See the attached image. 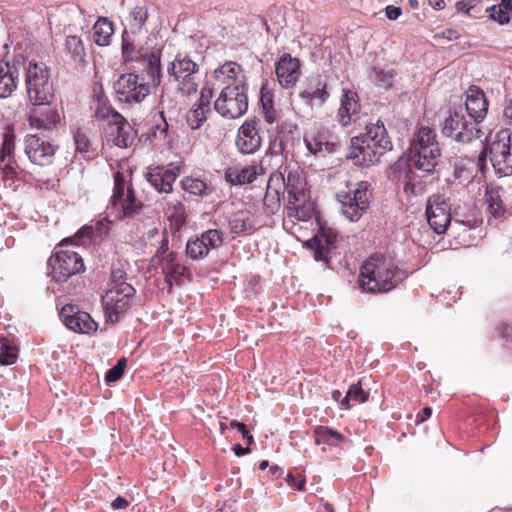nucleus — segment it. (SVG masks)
Here are the masks:
<instances>
[{
    "label": "nucleus",
    "mask_w": 512,
    "mask_h": 512,
    "mask_svg": "<svg viewBox=\"0 0 512 512\" xmlns=\"http://www.w3.org/2000/svg\"><path fill=\"white\" fill-rule=\"evenodd\" d=\"M392 149V142L381 121L366 125L365 132L352 137L347 159L354 165L368 167L379 162L380 158Z\"/></svg>",
    "instance_id": "1"
},
{
    "label": "nucleus",
    "mask_w": 512,
    "mask_h": 512,
    "mask_svg": "<svg viewBox=\"0 0 512 512\" xmlns=\"http://www.w3.org/2000/svg\"><path fill=\"white\" fill-rule=\"evenodd\" d=\"M397 268L390 257L383 254L371 255L361 266L358 288L366 293H385L396 287Z\"/></svg>",
    "instance_id": "2"
},
{
    "label": "nucleus",
    "mask_w": 512,
    "mask_h": 512,
    "mask_svg": "<svg viewBox=\"0 0 512 512\" xmlns=\"http://www.w3.org/2000/svg\"><path fill=\"white\" fill-rule=\"evenodd\" d=\"M136 290L127 282V273L121 268L111 271L109 288L102 296V304L108 322L116 323L132 305Z\"/></svg>",
    "instance_id": "3"
},
{
    "label": "nucleus",
    "mask_w": 512,
    "mask_h": 512,
    "mask_svg": "<svg viewBox=\"0 0 512 512\" xmlns=\"http://www.w3.org/2000/svg\"><path fill=\"white\" fill-rule=\"evenodd\" d=\"M450 204L441 195L429 197L426 204V216L430 227L437 233L443 234L451 225V229L457 233L476 228L480 221L473 217L467 220L455 219L452 222Z\"/></svg>",
    "instance_id": "4"
},
{
    "label": "nucleus",
    "mask_w": 512,
    "mask_h": 512,
    "mask_svg": "<svg viewBox=\"0 0 512 512\" xmlns=\"http://www.w3.org/2000/svg\"><path fill=\"white\" fill-rule=\"evenodd\" d=\"M489 152L490 162L499 177L512 175V132L501 130L496 133L488 148H483L478 156V166L482 169Z\"/></svg>",
    "instance_id": "5"
},
{
    "label": "nucleus",
    "mask_w": 512,
    "mask_h": 512,
    "mask_svg": "<svg viewBox=\"0 0 512 512\" xmlns=\"http://www.w3.org/2000/svg\"><path fill=\"white\" fill-rule=\"evenodd\" d=\"M283 180H280V188L283 187V193H286V208L288 217H293L300 221H306L310 218L309 211L305 208V180L298 172L285 168L284 172L279 173Z\"/></svg>",
    "instance_id": "6"
},
{
    "label": "nucleus",
    "mask_w": 512,
    "mask_h": 512,
    "mask_svg": "<svg viewBox=\"0 0 512 512\" xmlns=\"http://www.w3.org/2000/svg\"><path fill=\"white\" fill-rule=\"evenodd\" d=\"M25 86L31 104H42L53 97L50 71L43 62H28L25 68Z\"/></svg>",
    "instance_id": "7"
},
{
    "label": "nucleus",
    "mask_w": 512,
    "mask_h": 512,
    "mask_svg": "<svg viewBox=\"0 0 512 512\" xmlns=\"http://www.w3.org/2000/svg\"><path fill=\"white\" fill-rule=\"evenodd\" d=\"M348 188L347 191H339L337 198L345 218L351 222H357L369 208L372 198L371 185L367 181H361Z\"/></svg>",
    "instance_id": "8"
},
{
    "label": "nucleus",
    "mask_w": 512,
    "mask_h": 512,
    "mask_svg": "<svg viewBox=\"0 0 512 512\" xmlns=\"http://www.w3.org/2000/svg\"><path fill=\"white\" fill-rule=\"evenodd\" d=\"M169 82L184 96L197 91L199 66L188 55L178 54L167 67Z\"/></svg>",
    "instance_id": "9"
},
{
    "label": "nucleus",
    "mask_w": 512,
    "mask_h": 512,
    "mask_svg": "<svg viewBox=\"0 0 512 512\" xmlns=\"http://www.w3.org/2000/svg\"><path fill=\"white\" fill-rule=\"evenodd\" d=\"M442 134L450 137L459 143H470L479 140L480 146L484 144V132L476 127V123L468 121L462 110H453L445 118L442 127Z\"/></svg>",
    "instance_id": "10"
},
{
    "label": "nucleus",
    "mask_w": 512,
    "mask_h": 512,
    "mask_svg": "<svg viewBox=\"0 0 512 512\" xmlns=\"http://www.w3.org/2000/svg\"><path fill=\"white\" fill-rule=\"evenodd\" d=\"M68 241L69 239H66L61 242L59 250L48 260L53 278L57 281H66L72 275L84 270V263L79 253L66 248Z\"/></svg>",
    "instance_id": "11"
},
{
    "label": "nucleus",
    "mask_w": 512,
    "mask_h": 512,
    "mask_svg": "<svg viewBox=\"0 0 512 512\" xmlns=\"http://www.w3.org/2000/svg\"><path fill=\"white\" fill-rule=\"evenodd\" d=\"M113 207H118L119 211L117 217L119 219L132 218L139 215L144 205L138 201L133 190L128 187L125 189V180L119 172L114 177V189L111 197Z\"/></svg>",
    "instance_id": "12"
},
{
    "label": "nucleus",
    "mask_w": 512,
    "mask_h": 512,
    "mask_svg": "<svg viewBox=\"0 0 512 512\" xmlns=\"http://www.w3.org/2000/svg\"><path fill=\"white\" fill-rule=\"evenodd\" d=\"M248 89L220 90L214 102V109L222 117L237 119L243 116L248 109Z\"/></svg>",
    "instance_id": "13"
},
{
    "label": "nucleus",
    "mask_w": 512,
    "mask_h": 512,
    "mask_svg": "<svg viewBox=\"0 0 512 512\" xmlns=\"http://www.w3.org/2000/svg\"><path fill=\"white\" fill-rule=\"evenodd\" d=\"M147 19L148 9L145 6H135L130 10L125 19V28L122 34L123 53L133 50L135 42L146 37L148 34Z\"/></svg>",
    "instance_id": "14"
},
{
    "label": "nucleus",
    "mask_w": 512,
    "mask_h": 512,
    "mask_svg": "<svg viewBox=\"0 0 512 512\" xmlns=\"http://www.w3.org/2000/svg\"><path fill=\"white\" fill-rule=\"evenodd\" d=\"M213 88L215 90L248 89L247 78L241 65L227 61L213 72Z\"/></svg>",
    "instance_id": "15"
},
{
    "label": "nucleus",
    "mask_w": 512,
    "mask_h": 512,
    "mask_svg": "<svg viewBox=\"0 0 512 512\" xmlns=\"http://www.w3.org/2000/svg\"><path fill=\"white\" fill-rule=\"evenodd\" d=\"M113 89L117 99L123 103H140L150 93L148 83L139 82L138 75L122 74L114 82Z\"/></svg>",
    "instance_id": "16"
},
{
    "label": "nucleus",
    "mask_w": 512,
    "mask_h": 512,
    "mask_svg": "<svg viewBox=\"0 0 512 512\" xmlns=\"http://www.w3.org/2000/svg\"><path fill=\"white\" fill-rule=\"evenodd\" d=\"M338 233L333 228L321 226L307 245L313 250L316 261L329 262L331 252L336 249Z\"/></svg>",
    "instance_id": "17"
},
{
    "label": "nucleus",
    "mask_w": 512,
    "mask_h": 512,
    "mask_svg": "<svg viewBox=\"0 0 512 512\" xmlns=\"http://www.w3.org/2000/svg\"><path fill=\"white\" fill-rule=\"evenodd\" d=\"M338 233L333 228L321 226L307 245L313 250L316 261L329 262L331 252L336 249Z\"/></svg>",
    "instance_id": "18"
},
{
    "label": "nucleus",
    "mask_w": 512,
    "mask_h": 512,
    "mask_svg": "<svg viewBox=\"0 0 512 512\" xmlns=\"http://www.w3.org/2000/svg\"><path fill=\"white\" fill-rule=\"evenodd\" d=\"M24 150L29 160L40 166L53 162L55 146L36 135H27L24 141Z\"/></svg>",
    "instance_id": "19"
},
{
    "label": "nucleus",
    "mask_w": 512,
    "mask_h": 512,
    "mask_svg": "<svg viewBox=\"0 0 512 512\" xmlns=\"http://www.w3.org/2000/svg\"><path fill=\"white\" fill-rule=\"evenodd\" d=\"M222 243L223 234L219 230L209 229L200 237L187 242L186 253L193 260L202 259L211 249L220 247Z\"/></svg>",
    "instance_id": "20"
},
{
    "label": "nucleus",
    "mask_w": 512,
    "mask_h": 512,
    "mask_svg": "<svg viewBox=\"0 0 512 512\" xmlns=\"http://www.w3.org/2000/svg\"><path fill=\"white\" fill-rule=\"evenodd\" d=\"M60 317L65 326L76 333H91L98 328L97 323L87 312L80 311L74 305L64 306L60 311Z\"/></svg>",
    "instance_id": "21"
},
{
    "label": "nucleus",
    "mask_w": 512,
    "mask_h": 512,
    "mask_svg": "<svg viewBox=\"0 0 512 512\" xmlns=\"http://www.w3.org/2000/svg\"><path fill=\"white\" fill-rule=\"evenodd\" d=\"M34 107L29 112V124L38 130H52L60 122V115L56 108L50 105V101L42 104H32Z\"/></svg>",
    "instance_id": "22"
},
{
    "label": "nucleus",
    "mask_w": 512,
    "mask_h": 512,
    "mask_svg": "<svg viewBox=\"0 0 512 512\" xmlns=\"http://www.w3.org/2000/svg\"><path fill=\"white\" fill-rule=\"evenodd\" d=\"M441 156L439 146L410 147L409 160L418 169L431 174L437 166Z\"/></svg>",
    "instance_id": "23"
},
{
    "label": "nucleus",
    "mask_w": 512,
    "mask_h": 512,
    "mask_svg": "<svg viewBox=\"0 0 512 512\" xmlns=\"http://www.w3.org/2000/svg\"><path fill=\"white\" fill-rule=\"evenodd\" d=\"M212 97L213 91L210 87L201 89L199 100L186 114V120L191 129H199L208 119V115L211 113L210 101Z\"/></svg>",
    "instance_id": "24"
},
{
    "label": "nucleus",
    "mask_w": 512,
    "mask_h": 512,
    "mask_svg": "<svg viewBox=\"0 0 512 512\" xmlns=\"http://www.w3.org/2000/svg\"><path fill=\"white\" fill-rule=\"evenodd\" d=\"M236 145L242 154H253L261 146V137L258 134L255 120L245 121L238 130Z\"/></svg>",
    "instance_id": "25"
},
{
    "label": "nucleus",
    "mask_w": 512,
    "mask_h": 512,
    "mask_svg": "<svg viewBox=\"0 0 512 512\" xmlns=\"http://www.w3.org/2000/svg\"><path fill=\"white\" fill-rule=\"evenodd\" d=\"M275 72L283 88L292 87L301 75L300 62L297 58H292L290 54H285L277 62Z\"/></svg>",
    "instance_id": "26"
},
{
    "label": "nucleus",
    "mask_w": 512,
    "mask_h": 512,
    "mask_svg": "<svg viewBox=\"0 0 512 512\" xmlns=\"http://www.w3.org/2000/svg\"><path fill=\"white\" fill-rule=\"evenodd\" d=\"M466 111L474 119L476 125L481 122L488 110V102L484 92L477 86H470L466 93Z\"/></svg>",
    "instance_id": "27"
},
{
    "label": "nucleus",
    "mask_w": 512,
    "mask_h": 512,
    "mask_svg": "<svg viewBox=\"0 0 512 512\" xmlns=\"http://www.w3.org/2000/svg\"><path fill=\"white\" fill-rule=\"evenodd\" d=\"M359 110L360 104L357 93L349 89H343L337 114L339 123L346 127L356 121Z\"/></svg>",
    "instance_id": "28"
},
{
    "label": "nucleus",
    "mask_w": 512,
    "mask_h": 512,
    "mask_svg": "<svg viewBox=\"0 0 512 512\" xmlns=\"http://www.w3.org/2000/svg\"><path fill=\"white\" fill-rule=\"evenodd\" d=\"M105 137L107 142H111L119 148H127L134 140L132 127L123 116L122 121L107 124Z\"/></svg>",
    "instance_id": "29"
},
{
    "label": "nucleus",
    "mask_w": 512,
    "mask_h": 512,
    "mask_svg": "<svg viewBox=\"0 0 512 512\" xmlns=\"http://www.w3.org/2000/svg\"><path fill=\"white\" fill-rule=\"evenodd\" d=\"M162 271L165 275V282L168 285V291L171 292L173 283H179L180 277L190 278L191 274L188 269L175 260V254L173 252H166L162 256L161 263Z\"/></svg>",
    "instance_id": "30"
},
{
    "label": "nucleus",
    "mask_w": 512,
    "mask_h": 512,
    "mask_svg": "<svg viewBox=\"0 0 512 512\" xmlns=\"http://www.w3.org/2000/svg\"><path fill=\"white\" fill-rule=\"evenodd\" d=\"M280 174H272L269 178L266 194L263 199V209L267 215H274L280 209Z\"/></svg>",
    "instance_id": "31"
},
{
    "label": "nucleus",
    "mask_w": 512,
    "mask_h": 512,
    "mask_svg": "<svg viewBox=\"0 0 512 512\" xmlns=\"http://www.w3.org/2000/svg\"><path fill=\"white\" fill-rule=\"evenodd\" d=\"M177 178V173L173 169H164L160 167L153 168L146 173L147 181L158 192H171L172 185Z\"/></svg>",
    "instance_id": "32"
},
{
    "label": "nucleus",
    "mask_w": 512,
    "mask_h": 512,
    "mask_svg": "<svg viewBox=\"0 0 512 512\" xmlns=\"http://www.w3.org/2000/svg\"><path fill=\"white\" fill-rule=\"evenodd\" d=\"M507 194L512 196V186L508 191L498 186H488L486 189V202L491 214L495 217L505 212Z\"/></svg>",
    "instance_id": "33"
},
{
    "label": "nucleus",
    "mask_w": 512,
    "mask_h": 512,
    "mask_svg": "<svg viewBox=\"0 0 512 512\" xmlns=\"http://www.w3.org/2000/svg\"><path fill=\"white\" fill-rule=\"evenodd\" d=\"M304 143L310 154L321 158L334 150V143L327 140L322 133H308L304 136Z\"/></svg>",
    "instance_id": "34"
},
{
    "label": "nucleus",
    "mask_w": 512,
    "mask_h": 512,
    "mask_svg": "<svg viewBox=\"0 0 512 512\" xmlns=\"http://www.w3.org/2000/svg\"><path fill=\"white\" fill-rule=\"evenodd\" d=\"M228 228L234 234H250L256 225L249 211H238L228 217Z\"/></svg>",
    "instance_id": "35"
},
{
    "label": "nucleus",
    "mask_w": 512,
    "mask_h": 512,
    "mask_svg": "<svg viewBox=\"0 0 512 512\" xmlns=\"http://www.w3.org/2000/svg\"><path fill=\"white\" fill-rule=\"evenodd\" d=\"M260 108L261 115L264 121L273 125L281 120L282 112L274 107L273 94L269 91L266 86H263L260 90Z\"/></svg>",
    "instance_id": "36"
},
{
    "label": "nucleus",
    "mask_w": 512,
    "mask_h": 512,
    "mask_svg": "<svg viewBox=\"0 0 512 512\" xmlns=\"http://www.w3.org/2000/svg\"><path fill=\"white\" fill-rule=\"evenodd\" d=\"M143 57V70L146 72L151 83L158 86L161 82L160 51L146 52Z\"/></svg>",
    "instance_id": "37"
},
{
    "label": "nucleus",
    "mask_w": 512,
    "mask_h": 512,
    "mask_svg": "<svg viewBox=\"0 0 512 512\" xmlns=\"http://www.w3.org/2000/svg\"><path fill=\"white\" fill-rule=\"evenodd\" d=\"M326 83L318 82L316 86H309L300 93V97L310 105H323L329 98Z\"/></svg>",
    "instance_id": "38"
},
{
    "label": "nucleus",
    "mask_w": 512,
    "mask_h": 512,
    "mask_svg": "<svg viewBox=\"0 0 512 512\" xmlns=\"http://www.w3.org/2000/svg\"><path fill=\"white\" fill-rule=\"evenodd\" d=\"M94 41L98 46H107L110 44L114 33L112 23L106 18H99L93 26Z\"/></svg>",
    "instance_id": "39"
},
{
    "label": "nucleus",
    "mask_w": 512,
    "mask_h": 512,
    "mask_svg": "<svg viewBox=\"0 0 512 512\" xmlns=\"http://www.w3.org/2000/svg\"><path fill=\"white\" fill-rule=\"evenodd\" d=\"M103 93L100 90L99 93L96 94L97 107L95 109V117L98 120H106L107 124L117 123V121H122V115L108 107L102 101Z\"/></svg>",
    "instance_id": "40"
},
{
    "label": "nucleus",
    "mask_w": 512,
    "mask_h": 512,
    "mask_svg": "<svg viewBox=\"0 0 512 512\" xmlns=\"http://www.w3.org/2000/svg\"><path fill=\"white\" fill-rule=\"evenodd\" d=\"M436 133L429 127L422 126L414 134L410 147L439 146Z\"/></svg>",
    "instance_id": "41"
},
{
    "label": "nucleus",
    "mask_w": 512,
    "mask_h": 512,
    "mask_svg": "<svg viewBox=\"0 0 512 512\" xmlns=\"http://www.w3.org/2000/svg\"><path fill=\"white\" fill-rule=\"evenodd\" d=\"M66 50L71 55L75 63L83 64L85 62V48L82 40L76 35H69L65 42Z\"/></svg>",
    "instance_id": "42"
},
{
    "label": "nucleus",
    "mask_w": 512,
    "mask_h": 512,
    "mask_svg": "<svg viewBox=\"0 0 512 512\" xmlns=\"http://www.w3.org/2000/svg\"><path fill=\"white\" fill-rule=\"evenodd\" d=\"M315 443L336 445L338 442L344 440V436L339 432L332 430L328 427L319 426L315 429Z\"/></svg>",
    "instance_id": "43"
},
{
    "label": "nucleus",
    "mask_w": 512,
    "mask_h": 512,
    "mask_svg": "<svg viewBox=\"0 0 512 512\" xmlns=\"http://www.w3.org/2000/svg\"><path fill=\"white\" fill-rule=\"evenodd\" d=\"M181 186L184 191L195 196L203 197L211 192L208 185L198 178L185 177L181 181Z\"/></svg>",
    "instance_id": "44"
},
{
    "label": "nucleus",
    "mask_w": 512,
    "mask_h": 512,
    "mask_svg": "<svg viewBox=\"0 0 512 512\" xmlns=\"http://www.w3.org/2000/svg\"><path fill=\"white\" fill-rule=\"evenodd\" d=\"M16 87V78L9 68H0V97L6 98L10 96Z\"/></svg>",
    "instance_id": "45"
},
{
    "label": "nucleus",
    "mask_w": 512,
    "mask_h": 512,
    "mask_svg": "<svg viewBox=\"0 0 512 512\" xmlns=\"http://www.w3.org/2000/svg\"><path fill=\"white\" fill-rule=\"evenodd\" d=\"M369 393L364 391L360 384H353L350 386L349 390L346 393V396L342 400V404L346 406L347 409L350 408L349 402L354 401L356 403H363L367 401Z\"/></svg>",
    "instance_id": "46"
},
{
    "label": "nucleus",
    "mask_w": 512,
    "mask_h": 512,
    "mask_svg": "<svg viewBox=\"0 0 512 512\" xmlns=\"http://www.w3.org/2000/svg\"><path fill=\"white\" fill-rule=\"evenodd\" d=\"M15 149V137L13 133L7 132L3 135V142L0 149V162H5L7 159L12 158Z\"/></svg>",
    "instance_id": "47"
},
{
    "label": "nucleus",
    "mask_w": 512,
    "mask_h": 512,
    "mask_svg": "<svg viewBox=\"0 0 512 512\" xmlns=\"http://www.w3.org/2000/svg\"><path fill=\"white\" fill-rule=\"evenodd\" d=\"M276 124L277 132L281 136V139L285 138L288 135H292L295 131L298 130L297 123H295L289 118L283 119V115L281 116V120Z\"/></svg>",
    "instance_id": "48"
},
{
    "label": "nucleus",
    "mask_w": 512,
    "mask_h": 512,
    "mask_svg": "<svg viewBox=\"0 0 512 512\" xmlns=\"http://www.w3.org/2000/svg\"><path fill=\"white\" fill-rule=\"evenodd\" d=\"M17 353L14 347L10 346L8 342H5L1 345L0 352V364L1 365H11L16 361Z\"/></svg>",
    "instance_id": "49"
},
{
    "label": "nucleus",
    "mask_w": 512,
    "mask_h": 512,
    "mask_svg": "<svg viewBox=\"0 0 512 512\" xmlns=\"http://www.w3.org/2000/svg\"><path fill=\"white\" fill-rule=\"evenodd\" d=\"M490 18L501 25L507 24L510 21L508 12L503 10L501 5H493L489 8Z\"/></svg>",
    "instance_id": "50"
},
{
    "label": "nucleus",
    "mask_w": 512,
    "mask_h": 512,
    "mask_svg": "<svg viewBox=\"0 0 512 512\" xmlns=\"http://www.w3.org/2000/svg\"><path fill=\"white\" fill-rule=\"evenodd\" d=\"M257 166H247L239 170L240 185L250 184L256 180L258 174Z\"/></svg>",
    "instance_id": "51"
},
{
    "label": "nucleus",
    "mask_w": 512,
    "mask_h": 512,
    "mask_svg": "<svg viewBox=\"0 0 512 512\" xmlns=\"http://www.w3.org/2000/svg\"><path fill=\"white\" fill-rule=\"evenodd\" d=\"M74 141L76 145V151L80 153H87L89 151L90 141L84 133L77 131L74 136Z\"/></svg>",
    "instance_id": "52"
},
{
    "label": "nucleus",
    "mask_w": 512,
    "mask_h": 512,
    "mask_svg": "<svg viewBox=\"0 0 512 512\" xmlns=\"http://www.w3.org/2000/svg\"><path fill=\"white\" fill-rule=\"evenodd\" d=\"M169 209L173 210L171 214L172 217L176 219L177 222L183 223L185 220V207L183 203L179 200H175L169 203Z\"/></svg>",
    "instance_id": "53"
},
{
    "label": "nucleus",
    "mask_w": 512,
    "mask_h": 512,
    "mask_svg": "<svg viewBox=\"0 0 512 512\" xmlns=\"http://www.w3.org/2000/svg\"><path fill=\"white\" fill-rule=\"evenodd\" d=\"M1 163V170L5 178H14L16 175L17 164L13 158L7 159L5 162Z\"/></svg>",
    "instance_id": "54"
},
{
    "label": "nucleus",
    "mask_w": 512,
    "mask_h": 512,
    "mask_svg": "<svg viewBox=\"0 0 512 512\" xmlns=\"http://www.w3.org/2000/svg\"><path fill=\"white\" fill-rule=\"evenodd\" d=\"M230 426L232 428H236L240 432V435L245 439L247 445L253 443V436L249 433L244 423L233 420L230 422Z\"/></svg>",
    "instance_id": "55"
},
{
    "label": "nucleus",
    "mask_w": 512,
    "mask_h": 512,
    "mask_svg": "<svg viewBox=\"0 0 512 512\" xmlns=\"http://www.w3.org/2000/svg\"><path fill=\"white\" fill-rule=\"evenodd\" d=\"M123 373H124L123 368L117 367L115 365L113 368H111L107 371V373L105 375V381L106 382H115L122 377Z\"/></svg>",
    "instance_id": "56"
},
{
    "label": "nucleus",
    "mask_w": 512,
    "mask_h": 512,
    "mask_svg": "<svg viewBox=\"0 0 512 512\" xmlns=\"http://www.w3.org/2000/svg\"><path fill=\"white\" fill-rule=\"evenodd\" d=\"M225 180L231 185H240L239 170L235 168H229L225 171Z\"/></svg>",
    "instance_id": "57"
},
{
    "label": "nucleus",
    "mask_w": 512,
    "mask_h": 512,
    "mask_svg": "<svg viewBox=\"0 0 512 512\" xmlns=\"http://www.w3.org/2000/svg\"><path fill=\"white\" fill-rule=\"evenodd\" d=\"M385 12H386L387 18L390 20H396L402 14V10L400 7H396V6H392V5L387 6L385 9Z\"/></svg>",
    "instance_id": "58"
},
{
    "label": "nucleus",
    "mask_w": 512,
    "mask_h": 512,
    "mask_svg": "<svg viewBox=\"0 0 512 512\" xmlns=\"http://www.w3.org/2000/svg\"><path fill=\"white\" fill-rule=\"evenodd\" d=\"M128 505H129V502L121 496H118L117 498H115L111 503V507L114 510L125 509L128 507Z\"/></svg>",
    "instance_id": "59"
},
{
    "label": "nucleus",
    "mask_w": 512,
    "mask_h": 512,
    "mask_svg": "<svg viewBox=\"0 0 512 512\" xmlns=\"http://www.w3.org/2000/svg\"><path fill=\"white\" fill-rule=\"evenodd\" d=\"M457 10L469 14L470 10L475 6L472 1H459L457 3Z\"/></svg>",
    "instance_id": "60"
},
{
    "label": "nucleus",
    "mask_w": 512,
    "mask_h": 512,
    "mask_svg": "<svg viewBox=\"0 0 512 512\" xmlns=\"http://www.w3.org/2000/svg\"><path fill=\"white\" fill-rule=\"evenodd\" d=\"M287 482L289 485L291 486H296L298 490H303L304 488V483L305 481L304 480H301L299 481V483L297 484V481H296V478L293 474H288L287 476Z\"/></svg>",
    "instance_id": "61"
},
{
    "label": "nucleus",
    "mask_w": 512,
    "mask_h": 512,
    "mask_svg": "<svg viewBox=\"0 0 512 512\" xmlns=\"http://www.w3.org/2000/svg\"><path fill=\"white\" fill-rule=\"evenodd\" d=\"M232 450L234 451V453L237 456H243V455H246V454L250 453V448L249 447L244 448L240 444H234L233 447H232Z\"/></svg>",
    "instance_id": "62"
},
{
    "label": "nucleus",
    "mask_w": 512,
    "mask_h": 512,
    "mask_svg": "<svg viewBox=\"0 0 512 512\" xmlns=\"http://www.w3.org/2000/svg\"><path fill=\"white\" fill-rule=\"evenodd\" d=\"M504 116L508 119L509 123L512 124V98L504 108Z\"/></svg>",
    "instance_id": "63"
},
{
    "label": "nucleus",
    "mask_w": 512,
    "mask_h": 512,
    "mask_svg": "<svg viewBox=\"0 0 512 512\" xmlns=\"http://www.w3.org/2000/svg\"><path fill=\"white\" fill-rule=\"evenodd\" d=\"M432 414V409L430 407H424L422 410V415L420 416V419L417 420V422H423L426 419H428Z\"/></svg>",
    "instance_id": "64"
}]
</instances>
